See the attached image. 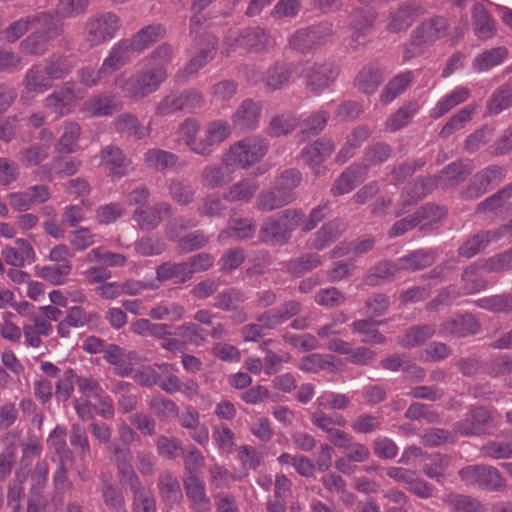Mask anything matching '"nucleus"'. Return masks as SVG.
<instances>
[{
  "instance_id": "nucleus-51",
  "label": "nucleus",
  "mask_w": 512,
  "mask_h": 512,
  "mask_svg": "<svg viewBox=\"0 0 512 512\" xmlns=\"http://www.w3.org/2000/svg\"><path fill=\"white\" fill-rule=\"evenodd\" d=\"M299 126V119L292 113L275 115L269 122L266 133L270 137H280L292 133Z\"/></svg>"
},
{
  "instance_id": "nucleus-2",
  "label": "nucleus",
  "mask_w": 512,
  "mask_h": 512,
  "mask_svg": "<svg viewBox=\"0 0 512 512\" xmlns=\"http://www.w3.org/2000/svg\"><path fill=\"white\" fill-rule=\"evenodd\" d=\"M269 150L266 138L259 135L247 136L235 143L222 156V163L226 167L234 166L248 169L260 162Z\"/></svg>"
},
{
  "instance_id": "nucleus-9",
  "label": "nucleus",
  "mask_w": 512,
  "mask_h": 512,
  "mask_svg": "<svg viewBox=\"0 0 512 512\" xmlns=\"http://www.w3.org/2000/svg\"><path fill=\"white\" fill-rule=\"evenodd\" d=\"M426 13L427 9L423 2L419 0L403 1L389 11L386 30L390 33L405 32Z\"/></svg>"
},
{
  "instance_id": "nucleus-11",
  "label": "nucleus",
  "mask_w": 512,
  "mask_h": 512,
  "mask_svg": "<svg viewBox=\"0 0 512 512\" xmlns=\"http://www.w3.org/2000/svg\"><path fill=\"white\" fill-rule=\"evenodd\" d=\"M119 28V17L112 12L92 16L85 23V39L90 46H99L111 40Z\"/></svg>"
},
{
  "instance_id": "nucleus-1",
  "label": "nucleus",
  "mask_w": 512,
  "mask_h": 512,
  "mask_svg": "<svg viewBox=\"0 0 512 512\" xmlns=\"http://www.w3.org/2000/svg\"><path fill=\"white\" fill-rule=\"evenodd\" d=\"M451 23L442 14H433L422 20L410 33L409 42L404 48L403 60L421 56L426 49L450 34Z\"/></svg>"
},
{
  "instance_id": "nucleus-16",
  "label": "nucleus",
  "mask_w": 512,
  "mask_h": 512,
  "mask_svg": "<svg viewBox=\"0 0 512 512\" xmlns=\"http://www.w3.org/2000/svg\"><path fill=\"white\" fill-rule=\"evenodd\" d=\"M172 215V205L168 202L161 201L153 206L138 207L133 215V220L137 223L141 230L152 231L162 222V217Z\"/></svg>"
},
{
  "instance_id": "nucleus-62",
  "label": "nucleus",
  "mask_w": 512,
  "mask_h": 512,
  "mask_svg": "<svg viewBox=\"0 0 512 512\" xmlns=\"http://www.w3.org/2000/svg\"><path fill=\"white\" fill-rule=\"evenodd\" d=\"M302 181V174L295 168L284 170L276 179L275 187L284 195L291 197V202L295 200L293 190L296 189Z\"/></svg>"
},
{
  "instance_id": "nucleus-36",
  "label": "nucleus",
  "mask_w": 512,
  "mask_h": 512,
  "mask_svg": "<svg viewBox=\"0 0 512 512\" xmlns=\"http://www.w3.org/2000/svg\"><path fill=\"white\" fill-rule=\"evenodd\" d=\"M508 55L509 51L504 46L485 50L473 59L472 68L479 73L489 71L501 65Z\"/></svg>"
},
{
  "instance_id": "nucleus-24",
  "label": "nucleus",
  "mask_w": 512,
  "mask_h": 512,
  "mask_svg": "<svg viewBox=\"0 0 512 512\" xmlns=\"http://www.w3.org/2000/svg\"><path fill=\"white\" fill-rule=\"evenodd\" d=\"M100 158L101 164L111 175L120 178L128 174L130 161L119 147L106 146L101 150Z\"/></svg>"
},
{
  "instance_id": "nucleus-56",
  "label": "nucleus",
  "mask_w": 512,
  "mask_h": 512,
  "mask_svg": "<svg viewBox=\"0 0 512 512\" xmlns=\"http://www.w3.org/2000/svg\"><path fill=\"white\" fill-rule=\"evenodd\" d=\"M512 106V81L502 84L492 94L487 110L490 115H497Z\"/></svg>"
},
{
  "instance_id": "nucleus-6",
  "label": "nucleus",
  "mask_w": 512,
  "mask_h": 512,
  "mask_svg": "<svg viewBox=\"0 0 512 512\" xmlns=\"http://www.w3.org/2000/svg\"><path fill=\"white\" fill-rule=\"evenodd\" d=\"M301 76L305 79L306 88L318 95L328 89L336 80L339 69L332 60L301 61Z\"/></svg>"
},
{
  "instance_id": "nucleus-39",
  "label": "nucleus",
  "mask_w": 512,
  "mask_h": 512,
  "mask_svg": "<svg viewBox=\"0 0 512 512\" xmlns=\"http://www.w3.org/2000/svg\"><path fill=\"white\" fill-rule=\"evenodd\" d=\"M393 148L390 144L385 142H375L368 145L362 156V163L360 166H365L366 173L370 167H375L386 162L392 156Z\"/></svg>"
},
{
  "instance_id": "nucleus-35",
  "label": "nucleus",
  "mask_w": 512,
  "mask_h": 512,
  "mask_svg": "<svg viewBox=\"0 0 512 512\" xmlns=\"http://www.w3.org/2000/svg\"><path fill=\"white\" fill-rule=\"evenodd\" d=\"M21 84L27 93H44L52 87L44 68L39 64L32 65L26 71Z\"/></svg>"
},
{
  "instance_id": "nucleus-23",
  "label": "nucleus",
  "mask_w": 512,
  "mask_h": 512,
  "mask_svg": "<svg viewBox=\"0 0 512 512\" xmlns=\"http://www.w3.org/2000/svg\"><path fill=\"white\" fill-rule=\"evenodd\" d=\"M133 48L129 39H122L112 46L108 56L103 60L101 72L105 76L111 75L129 63Z\"/></svg>"
},
{
  "instance_id": "nucleus-55",
  "label": "nucleus",
  "mask_w": 512,
  "mask_h": 512,
  "mask_svg": "<svg viewBox=\"0 0 512 512\" xmlns=\"http://www.w3.org/2000/svg\"><path fill=\"white\" fill-rule=\"evenodd\" d=\"M383 81V75L380 69L374 66L364 67L356 77L355 84L357 88L365 93H374Z\"/></svg>"
},
{
  "instance_id": "nucleus-52",
  "label": "nucleus",
  "mask_w": 512,
  "mask_h": 512,
  "mask_svg": "<svg viewBox=\"0 0 512 512\" xmlns=\"http://www.w3.org/2000/svg\"><path fill=\"white\" fill-rule=\"evenodd\" d=\"M436 332L434 325H417L406 331L398 340V344L404 348H412L423 344L430 339Z\"/></svg>"
},
{
  "instance_id": "nucleus-63",
  "label": "nucleus",
  "mask_w": 512,
  "mask_h": 512,
  "mask_svg": "<svg viewBox=\"0 0 512 512\" xmlns=\"http://www.w3.org/2000/svg\"><path fill=\"white\" fill-rule=\"evenodd\" d=\"M185 308L178 303H160L150 309L148 315L154 320L179 321L185 315Z\"/></svg>"
},
{
  "instance_id": "nucleus-48",
  "label": "nucleus",
  "mask_w": 512,
  "mask_h": 512,
  "mask_svg": "<svg viewBox=\"0 0 512 512\" xmlns=\"http://www.w3.org/2000/svg\"><path fill=\"white\" fill-rule=\"evenodd\" d=\"M71 265L66 258L40 268L39 276L53 285H62L67 282L71 273Z\"/></svg>"
},
{
  "instance_id": "nucleus-18",
  "label": "nucleus",
  "mask_w": 512,
  "mask_h": 512,
  "mask_svg": "<svg viewBox=\"0 0 512 512\" xmlns=\"http://www.w3.org/2000/svg\"><path fill=\"white\" fill-rule=\"evenodd\" d=\"M336 145L333 139L320 137L309 145H306L300 152V157L312 169L317 168L315 174H320V165L324 163L335 151Z\"/></svg>"
},
{
  "instance_id": "nucleus-25",
  "label": "nucleus",
  "mask_w": 512,
  "mask_h": 512,
  "mask_svg": "<svg viewBox=\"0 0 512 512\" xmlns=\"http://www.w3.org/2000/svg\"><path fill=\"white\" fill-rule=\"evenodd\" d=\"M366 175L365 166L359 164L348 166L335 180L331 187V193L334 196H340L351 192L365 179Z\"/></svg>"
},
{
  "instance_id": "nucleus-12",
  "label": "nucleus",
  "mask_w": 512,
  "mask_h": 512,
  "mask_svg": "<svg viewBox=\"0 0 512 512\" xmlns=\"http://www.w3.org/2000/svg\"><path fill=\"white\" fill-rule=\"evenodd\" d=\"M505 177V169L498 165H490L473 175L462 191L466 200H474L485 194L491 186L498 185Z\"/></svg>"
},
{
  "instance_id": "nucleus-14",
  "label": "nucleus",
  "mask_w": 512,
  "mask_h": 512,
  "mask_svg": "<svg viewBox=\"0 0 512 512\" xmlns=\"http://www.w3.org/2000/svg\"><path fill=\"white\" fill-rule=\"evenodd\" d=\"M78 92L75 82L67 81L45 98L44 106L60 116L66 115L81 98Z\"/></svg>"
},
{
  "instance_id": "nucleus-42",
  "label": "nucleus",
  "mask_w": 512,
  "mask_h": 512,
  "mask_svg": "<svg viewBox=\"0 0 512 512\" xmlns=\"http://www.w3.org/2000/svg\"><path fill=\"white\" fill-rule=\"evenodd\" d=\"M470 96V90L466 87H457L451 93L443 97L431 110L430 116L438 119L448 113L455 106L465 102Z\"/></svg>"
},
{
  "instance_id": "nucleus-44",
  "label": "nucleus",
  "mask_w": 512,
  "mask_h": 512,
  "mask_svg": "<svg viewBox=\"0 0 512 512\" xmlns=\"http://www.w3.org/2000/svg\"><path fill=\"white\" fill-rule=\"evenodd\" d=\"M200 131V122L195 118H186L177 128L176 134L180 141H183L191 152L198 155L202 144V139L197 140Z\"/></svg>"
},
{
  "instance_id": "nucleus-32",
  "label": "nucleus",
  "mask_w": 512,
  "mask_h": 512,
  "mask_svg": "<svg viewBox=\"0 0 512 512\" xmlns=\"http://www.w3.org/2000/svg\"><path fill=\"white\" fill-rule=\"evenodd\" d=\"M258 236L263 243L270 245H284L291 238L275 215L265 219Z\"/></svg>"
},
{
  "instance_id": "nucleus-20",
  "label": "nucleus",
  "mask_w": 512,
  "mask_h": 512,
  "mask_svg": "<svg viewBox=\"0 0 512 512\" xmlns=\"http://www.w3.org/2000/svg\"><path fill=\"white\" fill-rule=\"evenodd\" d=\"M301 76V66L297 63H275L270 67L263 82L269 90L275 91L281 89L291 79Z\"/></svg>"
},
{
  "instance_id": "nucleus-4",
  "label": "nucleus",
  "mask_w": 512,
  "mask_h": 512,
  "mask_svg": "<svg viewBox=\"0 0 512 512\" xmlns=\"http://www.w3.org/2000/svg\"><path fill=\"white\" fill-rule=\"evenodd\" d=\"M166 77L165 69L161 67L148 68L131 75L120 85V89L124 97L140 101L157 91Z\"/></svg>"
},
{
  "instance_id": "nucleus-41",
  "label": "nucleus",
  "mask_w": 512,
  "mask_h": 512,
  "mask_svg": "<svg viewBox=\"0 0 512 512\" xmlns=\"http://www.w3.org/2000/svg\"><path fill=\"white\" fill-rule=\"evenodd\" d=\"M434 187L436 183L434 178L417 179L411 182L406 188V194L408 199L404 201L402 208L396 212V216H401L407 212L406 207L417 203L424 196L427 195Z\"/></svg>"
},
{
  "instance_id": "nucleus-3",
  "label": "nucleus",
  "mask_w": 512,
  "mask_h": 512,
  "mask_svg": "<svg viewBox=\"0 0 512 512\" xmlns=\"http://www.w3.org/2000/svg\"><path fill=\"white\" fill-rule=\"evenodd\" d=\"M47 18L34 25L35 31L25 37L19 44L22 53L31 56H42L48 50L49 41L57 38L63 32L53 13L46 11Z\"/></svg>"
},
{
  "instance_id": "nucleus-43",
  "label": "nucleus",
  "mask_w": 512,
  "mask_h": 512,
  "mask_svg": "<svg viewBox=\"0 0 512 512\" xmlns=\"http://www.w3.org/2000/svg\"><path fill=\"white\" fill-rule=\"evenodd\" d=\"M73 64L68 56L52 54L45 59L44 70L50 82L67 77L73 70Z\"/></svg>"
},
{
  "instance_id": "nucleus-60",
  "label": "nucleus",
  "mask_w": 512,
  "mask_h": 512,
  "mask_svg": "<svg viewBox=\"0 0 512 512\" xmlns=\"http://www.w3.org/2000/svg\"><path fill=\"white\" fill-rule=\"evenodd\" d=\"M333 356L312 353L300 359L297 367L306 372L316 373L321 370L334 371L335 366L332 362Z\"/></svg>"
},
{
  "instance_id": "nucleus-47",
  "label": "nucleus",
  "mask_w": 512,
  "mask_h": 512,
  "mask_svg": "<svg viewBox=\"0 0 512 512\" xmlns=\"http://www.w3.org/2000/svg\"><path fill=\"white\" fill-rule=\"evenodd\" d=\"M291 202V197L281 193L276 187L263 190L256 199V208L262 212H270L286 206Z\"/></svg>"
},
{
  "instance_id": "nucleus-15",
  "label": "nucleus",
  "mask_w": 512,
  "mask_h": 512,
  "mask_svg": "<svg viewBox=\"0 0 512 512\" xmlns=\"http://www.w3.org/2000/svg\"><path fill=\"white\" fill-rule=\"evenodd\" d=\"M492 415L484 407H475L469 410L465 418L453 425L454 432L461 436H477L485 432L488 424L492 422Z\"/></svg>"
},
{
  "instance_id": "nucleus-10",
  "label": "nucleus",
  "mask_w": 512,
  "mask_h": 512,
  "mask_svg": "<svg viewBox=\"0 0 512 512\" xmlns=\"http://www.w3.org/2000/svg\"><path fill=\"white\" fill-rule=\"evenodd\" d=\"M462 480L488 491L498 492L507 488V480L500 471L490 465H471L460 470Z\"/></svg>"
},
{
  "instance_id": "nucleus-57",
  "label": "nucleus",
  "mask_w": 512,
  "mask_h": 512,
  "mask_svg": "<svg viewBox=\"0 0 512 512\" xmlns=\"http://www.w3.org/2000/svg\"><path fill=\"white\" fill-rule=\"evenodd\" d=\"M158 489L161 497L167 502H176L182 497L180 483L169 471H163L159 475Z\"/></svg>"
},
{
  "instance_id": "nucleus-8",
  "label": "nucleus",
  "mask_w": 512,
  "mask_h": 512,
  "mask_svg": "<svg viewBox=\"0 0 512 512\" xmlns=\"http://www.w3.org/2000/svg\"><path fill=\"white\" fill-rule=\"evenodd\" d=\"M204 104L203 94L196 89H188L180 94L165 96L156 106L155 114L165 117L177 112L193 113Z\"/></svg>"
},
{
  "instance_id": "nucleus-45",
  "label": "nucleus",
  "mask_w": 512,
  "mask_h": 512,
  "mask_svg": "<svg viewBox=\"0 0 512 512\" xmlns=\"http://www.w3.org/2000/svg\"><path fill=\"white\" fill-rule=\"evenodd\" d=\"M498 239L499 236L496 231H480L459 248V256H474L484 253L491 241Z\"/></svg>"
},
{
  "instance_id": "nucleus-38",
  "label": "nucleus",
  "mask_w": 512,
  "mask_h": 512,
  "mask_svg": "<svg viewBox=\"0 0 512 512\" xmlns=\"http://www.w3.org/2000/svg\"><path fill=\"white\" fill-rule=\"evenodd\" d=\"M83 109L94 117L110 116L119 110L116 98L109 95L93 96L83 103Z\"/></svg>"
},
{
  "instance_id": "nucleus-21",
  "label": "nucleus",
  "mask_w": 512,
  "mask_h": 512,
  "mask_svg": "<svg viewBox=\"0 0 512 512\" xmlns=\"http://www.w3.org/2000/svg\"><path fill=\"white\" fill-rule=\"evenodd\" d=\"M231 135V126L225 120H214L205 127V134L202 138V146L198 155L208 157L213 152V147L223 143Z\"/></svg>"
},
{
  "instance_id": "nucleus-5",
  "label": "nucleus",
  "mask_w": 512,
  "mask_h": 512,
  "mask_svg": "<svg viewBox=\"0 0 512 512\" xmlns=\"http://www.w3.org/2000/svg\"><path fill=\"white\" fill-rule=\"evenodd\" d=\"M223 53L229 56L236 47L252 52H264L275 45L273 37L268 31L259 26L247 27L237 33L229 34L224 40Z\"/></svg>"
},
{
  "instance_id": "nucleus-26",
  "label": "nucleus",
  "mask_w": 512,
  "mask_h": 512,
  "mask_svg": "<svg viewBox=\"0 0 512 512\" xmlns=\"http://www.w3.org/2000/svg\"><path fill=\"white\" fill-rule=\"evenodd\" d=\"M22 330L24 344L28 347L39 348L42 344L41 336H50L53 333V326L48 319L41 318L38 314L24 323Z\"/></svg>"
},
{
  "instance_id": "nucleus-13",
  "label": "nucleus",
  "mask_w": 512,
  "mask_h": 512,
  "mask_svg": "<svg viewBox=\"0 0 512 512\" xmlns=\"http://www.w3.org/2000/svg\"><path fill=\"white\" fill-rule=\"evenodd\" d=\"M212 265L211 258H193L192 263L166 262L157 269L160 281L172 280L174 283H183L189 280L197 270H205Z\"/></svg>"
},
{
  "instance_id": "nucleus-33",
  "label": "nucleus",
  "mask_w": 512,
  "mask_h": 512,
  "mask_svg": "<svg viewBox=\"0 0 512 512\" xmlns=\"http://www.w3.org/2000/svg\"><path fill=\"white\" fill-rule=\"evenodd\" d=\"M127 485L130 486L133 493V512H156L155 496L150 488L144 487L140 479Z\"/></svg>"
},
{
  "instance_id": "nucleus-61",
  "label": "nucleus",
  "mask_w": 512,
  "mask_h": 512,
  "mask_svg": "<svg viewBox=\"0 0 512 512\" xmlns=\"http://www.w3.org/2000/svg\"><path fill=\"white\" fill-rule=\"evenodd\" d=\"M418 104L416 102H409L407 105L400 107L394 114H392L385 122L386 130L388 132H395L405 127L418 111Z\"/></svg>"
},
{
  "instance_id": "nucleus-54",
  "label": "nucleus",
  "mask_w": 512,
  "mask_h": 512,
  "mask_svg": "<svg viewBox=\"0 0 512 512\" xmlns=\"http://www.w3.org/2000/svg\"><path fill=\"white\" fill-rule=\"evenodd\" d=\"M412 72L407 71L392 78L380 94V101L384 104L391 103L398 95L402 94L412 82Z\"/></svg>"
},
{
  "instance_id": "nucleus-49",
  "label": "nucleus",
  "mask_w": 512,
  "mask_h": 512,
  "mask_svg": "<svg viewBox=\"0 0 512 512\" xmlns=\"http://www.w3.org/2000/svg\"><path fill=\"white\" fill-rule=\"evenodd\" d=\"M178 159L176 154L158 148L149 149L144 154L145 165L160 172L176 165Z\"/></svg>"
},
{
  "instance_id": "nucleus-59",
  "label": "nucleus",
  "mask_w": 512,
  "mask_h": 512,
  "mask_svg": "<svg viewBox=\"0 0 512 512\" xmlns=\"http://www.w3.org/2000/svg\"><path fill=\"white\" fill-rule=\"evenodd\" d=\"M89 0H58L53 16L59 19L76 18L86 12Z\"/></svg>"
},
{
  "instance_id": "nucleus-31",
  "label": "nucleus",
  "mask_w": 512,
  "mask_h": 512,
  "mask_svg": "<svg viewBox=\"0 0 512 512\" xmlns=\"http://www.w3.org/2000/svg\"><path fill=\"white\" fill-rule=\"evenodd\" d=\"M166 28L163 24H150L140 29L130 40V45L135 52L141 53L153 43L164 38Z\"/></svg>"
},
{
  "instance_id": "nucleus-17",
  "label": "nucleus",
  "mask_w": 512,
  "mask_h": 512,
  "mask_svg": "<svg viewBox=\"0 0 512 512\" xmlns=\"http://www.w3.org/2000/svg\"><path fill=\"white\" fill-rule=\"evenodd\" d=\"M262 104L247 98L243 100L232 114L231 121L235 128L242 131L255 130L260 122Z\"/></svg>"
},
{
  "instance_id": "nucleus-7",
  "label": "nucleus",
  "mask_w": 512,
  "mask_h": 512,
  "mask_svg": "<svg viewBox=\"0 0 512 512\" xmlns=\"http://www.w3.org/2000/svg\"><path fill=\"white\" fill-rule=\"evenodd\" d=\"M334 35L333 24L322 21L305 28L298 29L289 38L291 49L301 53H311L325 45Z\"/></svg>"
},
{
  "instance_id": "nucleus-58",
  "label": "nucleus",
  "mask_w": 512,
  "mask_h": 512,
  "mask_svg": "<svg viewBox=\"0 0 512 512\" xmlns=\"http://www.w3.org/2000/svg\"><path fill=\"white\" fill-rule=\"evenodd\" d=\"M169 194L180 205H189L193 202L196 189L193 184L185 179H173L170 181Z\"/></svg>"
},
{
  "instance_id": "nucleus-37",
  "label": "nucleus",
  "mask_w": 512,
  "mask_h": 512,
  "mask_svg": "<svg viewBox=\"0 0 512 512\" xmlns=\"http://www.w3.org/2000/svg\"><path fill=\"white\" fill-rule=\"evenodd\" d=\"M259 188L257 180L245 178L230 186L224 193L223 198L230 203L249 202Z\"/></svg>"
},
{
  "instance_id": "nucleus-19",
  "label": "nucleus",
  "mask_w": 512,
  "mask_h": 512,
  "mask_svg": "<svg viewBox=\"0 0 512 512\" xmlns=\"http://www.w3.org/2000/svg\"><path fill=\"white\" fill-rule=\"evenodd\" d=\"M473 170V161L470 159H461L452 162L434 177L436 187L445 189L457 186L462 183Z\"/></svg>"
},
{
  "instance_id": "nucleus-22",
  "label": "nucleus",
  "mask_w": 512,
  "mask_h": 512,
  "mask_svg": "<svg viewBox=\"0 0 512 512\" xmlns=\"http://www.w3.org/2000/svg\"><path fill=\"white\" fill-rule=\"evenodd\" d=\"M345 230L346 224L343 220L336 218L328 221L308 239L307 246L313 250H323L335 242Z\"/></svg>"
},
{
  "instance_id": "nucleus-53",
  "label": "nucleus",
  "mask_w": 512,
  "mask_h": 512,
  "mask_svg": "<svg viewBox=\"0 0 512 512\" xmlns=\"http://www.w3.org/2000/svg\"><path fill=\"white\" fill-rule=\"evenodd\" d=\"M329 118L330 114L325 110L311 113L299 123L301 127L300 135L303 139L319 135L326 127Z\"/></svg>"
},
{
  "instance_id": "nucleus-28",
  "label": "nucleus",
  "mask_w": 512,
  "mask_h": 512,
  "mask_svg": "<svg viewBox=\"0 0 512 512\" xmlns=\"http://www.w3.org/2000/svg\"><path fill=\"white\" fill-rule=\"evenodd\" d=\"M377 18V12L372 7L356 8L351 13L350 28L353 31V42H360V37L373 27Z\"/></svg>"
},
{
  "instance_id": "nucleus-29",
  "label": "nucleus",
  "mask_w": 512,
  "mask_h": 512,
  "mask_svg": "<svg viewBox=\"0 0 512 512\" xmlns=\"http://www.w3.org/2000/svg\"><path fill=\"white\" fill-rule=\"evenodd\" d=\"M472 27L480 40H487L496 34L495 21L483 4L477 3L472 7Z\"/></svg>"
},
{
  "instance_id": "nucleus-27",
  "label": "nucleus",
  "mask_w": 512,
  "mask_h": 512,
  "mask_svg": "<svg viewBox=\"0 0 512 512\" xmlns=\"http://www.w3.org/2000/svg\"><path fill=\"white\" fill-rule=\"evenodd\" d=\"M480 324L471 314L457 316L441 324L440 333L457 337H465L479 331Z\"/></svg>"
},
{
  "instance_id": "nucleus-46",
  "label": "nucleus",
  "mask_w": 512,
  "mask_h": 512,
  "mask_svg": "<svg viewBox=\"0 0 512 512\" xmlns=\"http://www.w3.org/2000/svg\"><path fill=\"white\" fill-rule=\"evenodd\" d=\"M115 129L137 139H143L150 133L148 127H143L138 118L131 113H122L114 120Z\"/></svg>"
},
{
  "instance_id": "nucleus-50",
  "label": "nucleus",
  "mask_w": 512,
  "mask_h": 512,
  "mask_svg": "<svg viewBox=\"0 0 512 512\" xmlns=\"http://www.w3.org/2000/svg\"><path fill=\"white\" fill-rule=\"evenodd\" d=\"M80 134L81 128L78 123L66 122L63 126V133L55 144V151L66 154L75 152L78 148Z\"/></svg>"
},
{
  "instance_id": "nucleus-30",
  "label": "nucleus",
  "mask_w": 512,
  "mask_h": 512,
  "mask_svg": "<svg viewBox=\"0 0 512 512\" xmlns=\"http://www.w3.org/2000/svg\"><path fill=\"white\" fill-rule=\"evenodd\" d=\"M46 18V11H41L36 14L22 17L12 22L2 31L3 40L7 43H15L29 29L33 28L36 23L43 22L46 20Z\"/></svg>"
},
{
  "instance_id": "nucleus-40",
  "label": "nucleus",
  "mask_w": 512,
  "mask_h": 512,
  "mask_svg": "<svg viewBox=\"0 0 512 512\" xmlns=\"http://www.w3.org/2000/svg\"><path fill=\"white\" fill-rule=\"evenodd\" d=\"M112 451L117 463L120 481L123 484H128L139 479L131 465L132 452L130 448L126 445H116Z\"/></svg>"
},
{
  "instance_id": "nucleus-34",
  "label": "nucleus",
  "mask_w": 512,
  "mask_h": 512,
  "mask_svg": "<svg viewBox=\"0 0 512 512\" xmlns=\"http://www.w3.org/2000/svg\"><path fill=\"white\" fill-rule=\"evenodd\" d=\"M184 487L194 509L198 511L210 509V500L206 495L205 485L195 474L189 475L184 480Z\"/></svg>"
},
{
  "instance_id": "nucleus-64",
  "label": "nucleus",
  "mask_w": 512,
  "mask_h": 512,
  "mask_svg": "<svg viewBox=\"0 0 512 512\" xmlns=\"http://www.w3.org/2000/svg\"><path fill=\"white\" fill-rule=\"evenodd\" d=\"M446 209L442 206L427 203L421 206L414 214L417 217L420 230H425L428 226L437 223L446 216Z\"/></svg>"
}]
</instances>
